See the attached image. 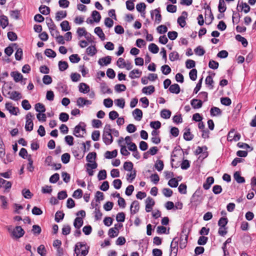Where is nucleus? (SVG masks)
Returning <instances> with one entry per match:
<instances>
[{"mask_svg":"<svg viewBox=\"0 0 256 256\" xmlns=\"http://www.w3.org/2000/svg\"><path fill=\"white\" fill-rule=\"evenodd\" d=\"M234 178L238 184L244 183L245 182L244 178L241 176L240 172H236L234 174Z\"/></svg>","mask_w":256,"mask_h":256,"instance_id":"5701e85b","label":"nucleus"},{"mask_svg":"<svg viewBox=\"0 0 256 256\" xmlns=\"http://www.w3.org/2000/svg\"><path fill=\"white\" fill-rule=\"evenodd\" d=\"M0 186H3L6 189L10 188L12 186V184L10 182L6 181L2 178H0Z\"/></svg>","mask_w":256,"mask_h":256,"instance_id":"58836bf2","label":"nucleus"},{"mask_svg":"<svg viewBox=\"0 0 256 256\" xmlns=\"http://www.w3.org/2000/svg\"><path fill=\"white\" fill-rule=\"evenodd\" d=\"M106 178V172L103 170L99 172L98 174V178L99 180H105Z\"/></svg>","mask_w":256,"mask_h":256,"instance_id":"bf43d9fd","label":"nucleus"},{"mask_svg":"<svg viewBox=\"0 0 256 256\" xmlns=\"http://www.w3.org/2000/svg\"><path fill=\"white\" fill-rule=\"evenodd\" d=\"M6 108L9 111V112L14 115L16 116L18 112V108L14 107L12 105L10 102H7L5 105Z\"/></svg>","mask_w":256,"mask_h":256,"instance_id":"1a4fd4ad","label":"nucleus"},{"mask_svg":"<svg viewBox=\"0 0 256 256\" xmlns=\"http://www.w3.org/2000/svg\"><path fill=\"white\" fill-rule=\"evenodd\" d=\"M124 168L127 171H132L133 168V164L131 162H126L124 164Z\"/></svg>","mask_w":256,"mask_h":256,"instance_id":"0e129e2a","label":"nucleus"},{"mask_svg":"<svg viewBox=\"0 0 256 256\" xmlns=\"http://www.w3.org/2000/svg\"><path fill=\"white\" fill-rule=\"evenodd\" d=\"M70 60L72 63H78L80 60V58L77 54H72L69 57Z\"/></svg>","mask_w":256,"mask_h":256,"instance_id":"4d7b16f0","label":"nucleus"},{"mask_svg":"<svg viewBox=\"0 0 256 256\" xmlns=\"http://www.w3.org/2000/svg\"><path fill=\"white\" fill-rule=\"evenodd\" d=\"M146 5L144 2H140L136 6L137 10L140 12H143L145 11Z\"/></svg>","mask_w":256,"mask_h":256,"instance_id":"052dcab7","label":"nucleus"},{"mask_svg":"<svg viewBox=\"0 0 256 256\" xmlns=\"http://www.w3.org/2000/svg\"><path fill=\"white\" fill-rule=\"evenodd\" d=\"M83 220L82 218L77 217L75 218L74 226L76 229H80L83 224Z\"/></svg>","mask_w":256,"mask_h":256,"instance_id":"bb28decb","label":"nucleus"},{"mask_svg":"<svg viewBox=\"0 0 256 256\" xmlns=\"http://www.w3.org/2000/svg\"><path fill=\"white\" fill-rule=\"evenodd\" d=\"M102 140L106 145L111 144L113 142V138L112 133H103Z\"/></svg>","mask_w":256,"mask_h":256,"instance_id":"9b49d317","label":"nucleus"},{"mask_svg":"<svg viewBox=\"0 0 256 256\" xmlns=\"http://www.w3.org/2000/svg\"><path fill=\"white\" fill-rule=\"evenodd\" d=\"M148 50L153 54H157L158 52L159 48L156 44L152 43L148 46Z\"/></svg>","mask_w":256,"mask_h":256,"instance_id":"a18cd8bd","label":"nucleus"},{"mask_svg":"<svg viewBox=\"0 0 256 256\" xmlns=\"http://www.w3.org/2000/svg\"><path fill=\"white\" fill-rule=\"evenodd\" d=\"M155 90L154 86H149L142 88V92L146 94H151Z\"/></svg>","mask_w":256,"mask_h":256,"instance_id":"a878e982","label":"nucleus"},{"mask_svg":"<svg viewBox=\"0 0 256 256\" xmlns=\"http://www.w3.org/2000/svg\"><path fill=\"white\" fill-rule=\"evenodd\" d=\"M154 14H155V22L157 24L160 23L162 18V15L160 14V8H158L151 11L150 15L152 18Z\"/></svg>","mask_w":256,"mask_h":256,"instance_id":"6e6552de","label":"nucleus"},{"mask_svg":"<svg viewBox=\"0 0 256 256\" xmlns=\"http://www.w3.org/2000/svg\"><path fill=\"white\" fill-rule=\"evenodd\" d=\"M194 136L190 132V128H188L184 134V138L187 141L191 140L193 139Z\"/></svg>","mask_w":256,"mask_h":256,"instance_id":"c756f323","label":"nucleus"},{"mask_svg":"<svg viewBox=\"0 0 256 256\" xmlns=\"http://www.w3.org/2000/svg\"><path fill=\"white\" fill-rule=\"evenodd\" d=\"M100 88L102 92L104 94L108 93L111 94L112 93V90L105 83H102L101 84Z\"/></svg>","mask_w":256,"mask_h":256,"instance_id":"09e8293b","label":"nucleus"},{"mask_svg":"<svg viewBox=\"0 0 256 256\" xmlns=\"http://www.w3.org/2000/svg\"><path fill=\"white\" fill-rule=\"evenodd\" d=\"M35 110L36 112L42 113L46 111L44 106L41 103H37L35 104Z\"/></svg>","mask_w":256,"mask_h":256,"instance_id":"ea45409f","label":"nucleus"},{"mask_svg":"<svg viewBox=\"0 0 256 256\" xmlns=\"http://www.w3.org/2000/svg\"><path fill=\"white\" fill-rule=\"evenodd\" d=\"M169 58L172 62H174L180 59L178 53L176 51L170 52L169 54Z\"/></svg>","mask_w":256,"mask_h":256,"instance_id":"c9c22d12","label":"nucleus"},{"mask_svg":"<svg viewBox=\"0 0 256 256\" xmlns=\"http://www.w3.org/2000/svg\"><path fill=\"white\" fill-rule=\"evenodd\" d=\"M0 24L2 28H6L8 24V20L6 16L2 15L0 16Z\"/></svg>","mask_w":256,"mask_h":256,"instance_id":"6ab92c4d","label":"nucleus"},{"mask_svg":"<svg viewBox=\"0 0 256 256\" xmlns=\"http://www.w3.org/2000/svg\"><path fill=\"white\" fill-rule=\"evenodd\" d=\"M89 248L80 242H78L75 246L74 252L76 256H86L88 252Z\"/></svg>","mask_w":256,"mask_h":256,"instance_id":"f257e3e1","label":"nucleus"},{"mask_svg":"<svg viewBox=\"0 0 256 256\" xmlns=\"http://www.w3.org/2000/svg\"><path fill=\"white\" fill-rule=\"evenodd\" d=\"M80 92L84 94H86L90 92V86L85 83H80L78 86Z\"/></svg>","mask_w":256,"mask_h":256,"instance_id":"dca6fc26","label":"nucleus"},{"mask_svg":"<svg viewBox=\"0 0 256 256\" xmlns=\"http://www.w3.org/2000/svg\"><path fill=\"white\" fill-rule=\"evenodd\" d=\"M238 6L241 8V10H244L246 14L250 10V6L246 2H242L238 6Z\"/></svg>","mask_w":256,"mask_h":256,"instance_id":"4c0bfd02","label":"nucleus"},{"mask_svg":"<svg viewBox=\"0 0 256 256\" xmlns=\"http://www.w3.org/2000/svg\"><path fill=\"white\" fill-rule=\"evenodd\" d=\"M96 52L97 50L95 46H88L86 50V54L90 56H94L96 54Z\"/></svg>","mask_w":256,"mask_h":256,"instance_id":"e433bc0d","label":"nucleus"},{"mask_svg":"<svg viewBox=\"0 0 256 256\" xmlns=\"http://www.w3.org/2000/svg\"><path fill=\"white\" fill-rule=\"evenodd\" d=\"M118 154V151L116 150H114L112 152L106 151L104 154V156L106 158L110 159L112 158H116Z\"/></svg>","mask_w":256,"mask_h":256,"instance_id":"393cba45","label":"nucleus"},{"mask_svg":"<svg viewBox=\"0 0 256 256\" xmlns=\"http://www.w3.org/2000/svg\"><path fill=\"white\" fill-rule=\"evenodd\" d=\"M112 57L110 56H106L99 59L98 63L101 66H107L111 62Z\"/></svg>","mask_w":256,"mask_h":256,"instance_id":"ddd939ff","label":"nucleus"},{"mask_svg":"<svg viewBox=\"0 0 256 256\" xmlns=\"http://www.w3.org/2000/svg\"><path fill=\"white\" fill-rule=\"evenodd\" d=\"M9 98L14 100H18L22 98L21 94L17 91H12L10 93V96Z\"/></svg>","mask_w":256,"mask_h":256,"instance_id":"c85d7f7f","label":"nucleus"},{"mask_svg":"<svg viewBox=\"0 0 256 256\" xmlns=\"http://www.w3.org/2000/svg\"><path fill=\"white\" fill-rule=\"evenodd\" d=\"M85 127L86 124H84V123L80 122L78 125L76 126V127L74 128L73 134L76 137H82L84 133L82 132V134H80V131L82 130L85 133L86 132Z\"/></svg>","mask_w":256,"mask_h":256,"instance_id":"7ed1b4c3","label":"nucleus"},{"mask_svg":"<svg viewBox=\"0 0 256 256\" xmlns=\"http://www.w3.org/2000/svg\"><path fill=\"white\" fill-rule=\"evenodd\" d=\"M214 182V178L212 176H209L206 178V182L203 184V188L207 190H208L210 186Z\"/></svg>","mask_w":256,"mask_h":256,"instance_id":"aec40b11","label":"nucleus"},{"mask_svg":"<svg viewBox=\"0 0 256 256\" xmlns=\"http://www.w3.org/2000/svg\"><path fill=\"white\" fill-rule=\"evenodd\" d=\"M117 226H118L119 228H122V224H114V228H110L108 232V234L110 238H113L118 236L119 231L118 228Z\"/></svg>","mask_w":256,"mask_h":256,"instance_id":"423d86ee","label":"nucleus"},{"mask_svg":"<svg viewBox=\"0 0 256 256\" xmlns=\"http://www.w3.org/2000/svg\"><path fill=\"white\" fill-rule=\"evenodd\" d=\"M140 209L139 202L137 200H134L131 204L130 210L131 214H134L137 213Z\"/></svg>","mask_w":256,"mask_h":256,"instance_id":"f8f14e48","label":"nucleus"},{"mask_svg":"<svg viewBox=\"0 0 256 256\" xmlns=\"http://www.w3.org/2000/svg\"><path fill=\"white\" fill-rule=\"evenodd\" d=\"M178 184V180L176 178H172L168 182V185L172 188H176Z\"/></svg>","mask_w":256,"mask_h":256,"instance_id":"774afa93","label":"nucleus"},{"mask_svg":"<svg viewBox=\"0 0 256 256\" xmlns=\"http://www.w3.org/2000/svg\"><path fill=\"white\" fill-rule=\"evenodd\" d=\"M10 76L13 78L16 82H19L22 79V75L18 72H12L10 73Z\"/></svg>","mask_w":256,"mask_h":256,"instance_id":"412c9836","label":"nucleus"},{"mask_svg":"<svg viewBox=\"0 0 256 256\" xmlns=\"http://www.w3.org/2000/svg\"><path fill=\"white\" fill-rule=\"evenodd\" d=\"M237 146L241 148L249 150V151H252L253 150V148L250 147L248 144L246 143L239 142L237 144Z\"/></svg>","mask_w":256,"mask_h":256,"instance_id":"de8ad7c7","label":"nucleus"},{"mask_svg":"<svg viewBox=\"0 0 256 256\" xmlns=\"http://www.w3.org/2000/svg\"><path fill=\"white\" fill-rule=\"evenodd\" d=\"M94 32L99 36L100 38H101L102 40H104L105 39V35L100 27H96L94 28Z\"/></svg>","mask_w":256,"mask_h":256,"instance_id":"72a5a7b5","label":"nucleus"},{"mask_svg":"<svg viewBox=\"0 0 256 256\" xmlns=\"http://www.w3.org/2000/svg\"><path fill=\"white\" fill-rule=\"evenodd\" d=\"M188 15V12L184 11L182 13V16L178 18V23L182 28H184L186 25V19L187 18Z\"/></svg>","mask_w":256,"mask_h":256,"instance_id":"0eeeda50","label":"nucleus"},{"mask_svg":"<svg viewBox=\"0 0 256 256\" xmlns=\"http://www.w3.org/2000/svg\"><path fill=\"white\" fill-rule=\"evenodd\" d=\"M169 90L172 93L178 94L180 92V87L178 84H174L170 86Z\"/></svg>","mask_w":256,"mask_h":256,"instance_id":"b1692460","label":"nucleus"},{"mask_svg":"<svg viewBox=\"0 0 256 256\" xmlns=\"http://www.w3.org/2000/svg\"><path fill=\"white\" fill-rule=\"evenodd\" d=\"M95 198L96 202H100V200L104 199V194L102 192L98 191L96 193Z\"/></svg>","mask_w":256,"mask_h":256,"instance_id":"e2e57ef3","label":"nucleus"},{"mask_svg":"<svg viewBox=\"0 0 256 256\" xmlns=\"http://www.w3.org/2000/svg\"><path fill=\"white\" fill-rule=\"evenodd\" d=\"M54 32L56 33V38L58 43L59 44H64L65 42L63 36L59 35L58 31H55Z\"/></svg>","mask_w":256,"mask_h":256,"instance_id":"680f3d73","label":"nucleus"},{"mask_svg":"<svg viewBox=\"0 0 256 256\" xmlns=\"http://www.w3.org/2000/svg\"><path fill=\"white\" fill-rule=\"evenodd\" d=\"M210 115L212 116H220L222 114V110L217 107L213 106L211 108L210 110Z\"/></svg>","mask_w":256,"mask_h":256,"instance_id":"cd10ccee","label":"nucleus"},{"mask_svg":"<svg viewBox=\"0 0 256 256\" xmlns=\"http://www.w3.org/2000/svg\"><path fill=\"white\" fill-rule=\"evenodd\" d=\"M60 26L62 31H68L70 30L69 22L67 20H64L60 24Z\"/></svg>","mask_w":256,"mask_h":256,"instance_id":"a19ab883","label":"nucleus"},{"mask_svg":"<svg viewBox=\"0 0 256 256\" xmlns=\"http://www.w3.org/2000/svg\"><path fill=\"white\" fill-rule=\"evenodd\" d=\"M92 17L94 20L96 22H99L101 18L100 14L96 10H94L92 12Z\"/></svg>","mask_w":256,"mask_h":256,"instance_id":"79ce46f5","label":"nucleus"},{"mask_svg":"<svg viewBox=\"0 0 256 256\" xmlns=\"http://www.w3.org/2000/svg\"><path fill=\"white\" fill-rule=\"evenodd\" d=\"M44 54L48 58H54L56 56V52L50 48L46 49Z\"/></svg>","mask_w":256,"mask_h":256,"instance_id":"6e6d98bb","label":"nucleus"},{"mask_svg":"<svg viewBox=\"0 0 256 256\" xmlns=\"http://www.w3.org/2000/svg\"><path fill=\"white\" fill-rule=\"evenodd\" d=\"M46 24L50 30H54V29H56V25L52 22V20L51 18H46Z\"/></svg>","mask_w":256,"mask_h":256,"instance_id":"864d4df0","label":"nucleus"},{"mask_svg":"<svg viewBox=\"0 0 256 256\" xmlns=\"http://www.w3.org/2000/svg\"><path fill=\"white\" fill-rule=\"evenodd\" d=\"M142 74V72L138 69H135L132 70L129 74V77L132 79H134L140 78Z\"/></svg>","mask_w":256,"mask_h":256,"instance_id":"f3484780","label":"nucleus"},{"mask_svg":"<svg viewBox=\"0 0 256 256\" xmlns=\"http://www.w3.org/2000/svg\"><path fill=\"white\" fill-rule=\"evenodd\" d=\"M126 88V86L122 84H117L114 86V90L118 92H124Z\"/></svg>","mask_w":256,"mask_h":256,"instance_id":"13d9d810","label":"nucleus"},{"mask_svg":"<svg viewBox=\"0 0 256 256\" xmlns=\"http://www.w3.org/2000/svg\"><path fill=\"white\" fill-rule=\"evenodd\" d=\"M133 116L136 120L140 121L142 117V112L139 108L135 109L132 112Z\"/></svg>","mask_w":256,"mask_h":256,"instance_id":"a211bd4d","label":"nucleus"},{"mask_svg":"<svg viewBox=\"0 0 256 256\" xmlns=\"http://www.w3.org/2000/svg\"><path fill=\"white\" fill-rule=\"evenodd\" d=\"M38 252L40 256H46V250L43 244L40 245L38 248Z\"/></svg>","mask_w":256,"mask_h":256,"instance_id":"49530a36","label":"nucleus"},{"mask_svg":"<svg viewBox=\"0 0 256 256\" xmlns=\"http://www.w3.org/2000/svg\"><path fill=\"white\" fill-rule=\"evenodd\" d=\"M202 191L200 188L196 190L191 198V202L194 203H200L202 200Z\"/></svg>","mask_w":256,"mask_h":256,"instance_id":"f03ea898","label":"nucleus"},{"mask_svg":"<svg viewBox=\"0 0 256 256\" xmlns=\"http://www.w3.org/2000/svg\"><path fill=\"white\" fill-rule=\"evenodd\" d=\"M24 234V231L20 226H16L13 229L12 236L16 238L22 237Z\"/></svg>","mask_w":256,"mask_h":256,"instance_id":"39448f33","label":"nucleus"},{"mask_svg":"<svg viewBox=\"0 0 256 256\" xmlns=\"http://www.w3.org/2000/svg\"><path fill=\"white\" fill-rule=\"evenodd\" d=\"M220 102L223 105L228 106L232 103L231 100L228 97L222 98H220Z\"/></svg>","mask_w":256,"mask_h":256,"instance_id":"69168bd1","label":"nucleus"},{"mask_svg":"<svg viewBox=\"0 0 256 256\" xmlns=\"http://www.w3.org/2000/svg\"><path fill=\"white\" fill-rule=\"evenodd\" d=\"M92 104V101L85 100L84 98L80 97L76 100V104L80 107H83L85 105H90Z\"/></svg>","mask_w":256,"mask_h":256,"instance_id":"4468645a","label":"nucleus"},{"mask_svg":"<svg viewBox=\"0 0 256 256\" xmlns=\"http://www.w3.org/2000/svg\"><path fill=\"white\" fill-rule=\"evenodd\" d=\"M68 67L67 62L65 61H60L58 62V68L60 71H64L66 70Z\"/></svg>","mask_w":256,"mask_h":256,"instance_id":"37998d69","label":"nucleus"},{"mask_svg":"<svg viewBox=\"0 0 256 256\" xmlns=\"http://www.w3.org/2000/svg\"><path fill=\"white\" fill-rule=\"evenodd\" d=\"M96 154L95 152H90L86 157V161L88 162H93L96 158Z\"/></svg>","mask_w":256,"mask_h":256,"instance_id":"473e14b6","label":"nucleus"},{"mask_svg":"<svg viewBox=\"0 0 256 256\" xmlns=\"http://www.w3.org/2000/svg\"><path fill=\"white\" fill-rule=\"evenodd\" d=\"M67 13L66 10L58 11L56 14L55 18L56 20L60 21L66 16Z\"/></svg>","mask_w":256,"mask_h":256,"instance_id":"4be33fe9","label":"nucleus"},{"mask_svg":"<svg viewBox=\"0 0 256 256\" xmlns=\"http://www.w3.org/2000/svg\"><path fill=\"white\" fill-rule=\"evenodd\" d=\"M161 70L164 75H168L171 72L170 68L166 64L164 65L161 67Z\"/></svg>","mask_w":256,"mask_h":256,"instance_id":"3c124183","label":"nucleus"},{"mask_svg":"<svg viewBox=\"0 0 256 256\" xmlns=\"http://www.w3.org/2000/svg\"><path fill=\"white\" fill-rule=\"evenodd\" d=\"M64 214L61 211H58L55 214V220L57 222H59L61 220H63Z\"/></svg>","mask_w":256,"mask_h":256,"instance_id":"c03bdc74","label":"nucleus"},{"mask_svg":"<svg viewBox=\"0 0 256 256\" xmlns=\"http://www.w3.org/2000/svg\"><path fill=\"white\" fill-rule=\"evenodd\" d=\"M32 116L30 112H28L26 116L25 129L28 132H30L33 130L34 123L32 119Z\"/></svg>","mask_w":256,"mask_h":256,"instance_id":"20e7f679","label":"nucleus"},{"mask_svg":"<svg viewBox=\"0 0 256 256\" xmlns=\"http://www.w3.org/2000/svg\"><path fill=\"white\" fill-rule=\"evenodd\" d=\"M70 156L68 153L64 154L61 157L62 162L64 164H68L70 160Z\"/></svg>","mask_w":256,"mask_h":256,"instance_id":"5fc2aeb1","label":"nucleus"},{"mask_svg":"<svg viewBox=\"0 0 256 256\" xmlns=\"http://www.w3.org/2000/svg\"><path fill=\"white\" fill-rule=\"evenodd\" d=\"M164 166V162L161 160H158L154 164L155 168L159 172L163 170Z\"/></svg>","mask_w":256,"mask_h":256,"instance_id":"603ef678","label":"nucleus"},{"mask_svg":"<svg viewBox=\"0 0 256 256\" xmlns=\"http://www.w3.org/2000/svg\"><path fill=\"white\" fill-rule=\"evenodd\" d=\"M228 222V220L226 218H221L218 222V225L220 227H226Z\"/></svg>","mask_w":256,"mask_h":256,"instance_id":"338daca9","label":"nucleus"},{"mask_svg":"<svg viewBox=\"0 0 256 256\" xmlns=\"http://www.w3.org/2000/svg\"><path fill=\"white\" fill-rule=\"evenodd\" d=\"M171 116V112L170 110L164 109L161 111V116L164 118H169Z\"/></svg>","mask_w":256,"mask_h":256,"instance_id":"8fccbe9b","label":"nucleus"},{"mask_svg":"<svg viewBox=\"0 0 256 256\" xmlns=\"http://www.w3.org/2000/svg\"><path fill=\"white\" fill-rule=\"evenodd\" d=\"M236 39L238 42H241L242 45L244 47L247 46L248 44V42L247 40L244 37H242V36L240 34H237L236 36Z\"/></svg>","mask_w":256,"mask_h":256,"instance_id":"7c9ffc66","label":"nucleus"},{"mask_svg":"<svg viewBox=\"0 0 256 256\" xmlns=\"http://www.w3.org/2000/svg\"><path fill=\"white\" fill-rule=\"evenodd\" d=\"M218 9L220 13H223L226 10V7L224 0H219Z\"/></svg>","mask_w":256,"mask_h":256,"instance_id":"f704fd0d","label":"nucleus"},{"mask_svg":"<svg viewBox=\"0 0 256 256\" xmlns=\"http://www.w3.org/2000/svg\"><path fill=\"white\" fill-rule=\"evenodd\" d=\"M39 10L40 12L44 15H47L50 12V8L49 7L46 6L42 5L39 8Z\"/></svg>","mask_w":256,"mask_h":256,"instance_id":"2f4dec72","label":"nucleus"},{"mask_svg":"<svg viewBox=\"0 0 256 256\" xmlns=\"http://www.w3.org/2000/svg\"><path fill=\"white\" fill-rule=\"evenodd\" d=\"M146 212H150L154 205L155 202L152 198L149 196L146 200Z\"/></svg>","mask_w":256,"mask_h":256,"instance_id":"9d476101","label":"nucleus"},{"mask_svg":"<svg viewBox=\"0 0 256 256\" xmlns=\"http://www.w3.org/2000/svg\"><path fill=\"white\" fill-rule=\"evenodd\" d=\"M190 104L194 109H198L202 108V101L201 100L194 98L191 100Z\"/></svg>","mask_w":256,"mask_h":256,"instance_id":"2eb2a0df","label":"nucleus"}]
</instances>
